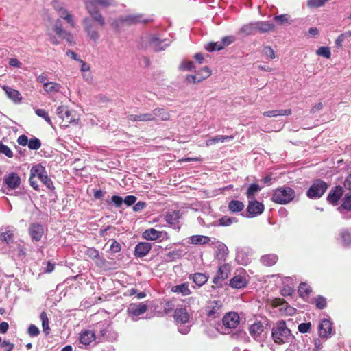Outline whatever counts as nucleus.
Returning a JSON list of instances; mask_svg holds the SVG:
<instances>
[{
  "label": "nucleus",
  "instance_id": "21",
  "mask_svg": "<svg viewBox=\"0 0 351 351\" xmlns=\"http://www.w3.org/2000/svg\"><path fill=\"white\" fill-rule=\"evenodd\" d=\"M152 249V244L148 242H140L136 245L134 255L136 258H143L147 255Z\"/></svg>",
  "mask_w": 351,
  "mask_h": 351
},
{
  "label": "nucleus",
  "instance_id": "50",
  "mask_svg": "<svg viewBox=\"0 0 351 351\" xmlns=\"http://www.w3.org/2000/svg\"><path fill=\"white\" fill-rule=\"evenodd\" d=\"M340 236L343 245L348 246L351 243V234L349 231L343 230L340 233Z\"/></svg>",
  "mask_w": 351,
  "mask_h": 351
},
{
  "label": "nucleus",
  "instance_id": "51",
  "mask_svg": "<svg viewBox=\"0 0 351 351\" xmlns=\"http://www.w3.org/2000/svg\"><path fill=\"white\" fill-rule=\"evenodd\" d=\"M274 20L278 25H282L285 23H289L290 16L287 14L276 15L274 17Z\"/></svg>",
  "mask_w": 351,
  "mask_h": 351
},
{
  "label": "nucleus",
  "instance_id": "20",
  "mask_svg": "<svg viewBox=\"0 0 351 351\" xmlns=\"http://www.w3.org/2000/svg\"><path fill=\"white\" fill-rule=\"evenodd\" d=\"M332 322L328 319H322L319 324V335L322 338H328L332 333Z\"/></svg>",
  "mask_w": 351,
  "mask_h": 351
},
{
  "label": "nucleus",
  "instance_id": "53",
  "mask_svg": "<svg viewBox=\"0 0 351 351\" xmlns=\"http://www.w3.org/2000/svg\"><path fill=\"white\" fill-rule=\"evenodd\" d=\"M14 234L10 231L2 232L0 235V239L2 241L5 242L7 245H10L13 241Z\"/></svg>",
  "mask_w": 351,
  "mask_h": 351
},
{
  "label": "nucleus",
  "instance_id": "42",
  "mask_svg": "<svg viewBox=\"0 0 351 351\" xmlns=\"http://www.w3.org/2000/svg\"><path fill=\"white\" fill-rule=\"evenodd\" d=\"M61 86L60 84L53 82L45 83L43 88L47 93H58L60 91Z\"/></svg>",
  "mask_w": 351,
  "mask_h": 351
},
{
  "label": "nucleus",
  "instance_id": "4",
  "mask_svg": "<svg viewBox=\"0 0 351 351\" xmlns=\"http://www.w3.org/2000/svg\"><path fill=\"white\" fill-rule=\"evenodd\" d=\"M30 173H32V177H37L48 189H55L51 179L48 177L45 167L41 164L34 165L30 169Z\"/></svg>",
  "mask_w": 351,
  "mask_h": 351
},
{
  "label": "nucleus",
  "instance_id": "43",
  "mask_svg": "<svg viewBox=\"0 0 351 351\" xmlns=\"http://www.w3.org/2000/svg\"><path fill=\"white\" fill-rule=\"evenodd\" d=\"M58 14L60 17L64 19L71 27H75V21L73 17L65 8H62L60 12H58Z\"/></svg>",
  "mask_w": 351,
  "mask_h": 351
},
{
  "label": "nucleus",
  "instance_id": "23",
  "mask_svg": "<svg viewBox=\"0 0 351 351\" xmlns=\"http://www.w3.org/2000/svg\"><path fill=\"white\" fill-rule=\"evenodd\" d=\"M79 340L80 343L84 346L90 345L93 341L97 340L95 332L90 330H82L80 334Z\"/></svg>",
  "mask_w": 351,
  "mask_h": 351
},
{
  "label": "nucleus",
  "instance_id": "17",
  "mask_svg": "<svg viewBox=\"0 0 351 351\" xmlns=\"http://www.w3.org/2000/svg\"><path fill=\"white\" fill-rule=\"evenodd\" d=\"M248 282L245 273L235 275L230 280L229 285L233 289H242L247 286Z\"/></svg>",
  "mask_w": 351,
  "mask_h": 351
},
{
  "label": "nucleus",
  "instance_id": "39",
  "mask_svg": "<svg viewBox=\"0 0 351 351\" xmlns=\"http://www.w3.org/2000/svg\"><path fill=\"white\" fill-rule=\"evenodd\" d=\"M184 256V252L181 249H175L165 254V260L167 261H173L179 259Z\"/></svg>",
  "mask_w": 351,
  "mask_h": 351
},
{
  "label": "nucleus",
  "instance_id": "11",
  "mask_svg": "<svg viewBox=\"0 0 351 351\" xmlns=\"http://www.w3.org/2000/svg\"><path fill=\"white\" fill-rule=\"evenodd\" d=\"M223 304L221 300L210 301L206 306V315L211 318H216L222 313Z\"/></svg>",
  "mask_w": 351,
  "mask_h": 351
},
{
  "label": "nucleus",
  "instance_id": "62",
  "mask_svg": "<svg viewBox=\"0 0 351 351\" xmlns=\"http://www.w3.org/2000/svg\"><path fill=\"white\" fill-rule=\"evenodd\" d=\"M311 328V322L301 323L298 326V330L301 333H306L310 331Z\"/></svg>",
  "mask_w": 351,
  "mask_h": 351
},
{
  "label": "nucleus",
  "instance_id": "56",
  "mask_svg": "<svg viewBox=\"0 0 351 351\" xmlns=\"http://www.w3.org/2000/svg\"><path fill=\"white\" fill-rule=\"evenodd\" d=\"M318 56H322L326 58H330L331 56L330 49L328 47H320L316 51Z\"/></svg>",
  "mask_w": 351,
  "mask_h": 351
},
{
  "label": "nucleus",
  "instance_id": "16",
  "mask_svg": "<svg viewBox=\"0 0 351 351\" xmlns=\"http://www.w3.org/2000/svg\"><path fill=\"white\" fill-rule=\"evenodd\" d=\"M28 232L32 241L38 242L42 239L44 234V228L39 223H33L29 226Z\"/></svg>",
  "mask_w": 351,
  "mask_h": 351
},
{
  "label": "nucleus",
  "instance_id": "52",
  "mask_svg": "<svg viewBox=\"0 0 351 351\" xmlns=\"http://www.w3.org/2000/svg\"><path fill=\"white\" fill-rule=\"evenodd\" d=\"M108 243H110L109 251L112 254H116L121 251V246L119 242H117L114 239H111L108 241Z\"/></svg>",
  "mask_w": 351,
  "mask_h": 351
},
{
  "label": "nucleus",
  "instance_id": "24",
  "mask_svg": "<svg viewBox=\"0 0 351 351\" xmlns=\"http://www.w3.org/2000/svg\"><path fill=\"white\" fill-rule=\"evenodd\" d=\"M150 44L153 45L156 51L165 50L170 45V41L167 39L160 40L156 36H152L149 39Z\"/></svg>",
  "mask_w": 351,
  "mask_h": 351
},
{
  "label": "nucleus",
  "instance_id": "27",
  "mask_svg": "<svg viewBox=\"0 0 351 351\" xmlns=\"http://www.w3.org/2000/svg\"><path fill=\"white\" fill-rule=\"evenodd\" d=\"M171 291L173 293L181 295L182 296H187L191 293V291L189 288L188 282L174 285L171 288Z\"/></svg>",
  "mask_w": 351,
  "mask_h": 351
},
{
  "label": "nucleus",
  "instance_id": "63",
  "mask_svg": "<svg viewBox=\"0 0 351 351\" xmlns=\"http://www.w3.org/2000/svg\"><path fill=\"white\" fill-rule=\"evenodd\" d=\"M233 338L236 339H240L243 341H249V337L247 336V334L243 330H238L235 333L232 335Z\"/></svg>",
  "mask_w": 351,
  "mask_h": 351
},
{
  "label": "nucleus",
  "instance_id": "33",
  "mask_svg": "<svg viewBox=\"0 0 351 351\" xmlns=\"http://www.w3.org/2000/svg\"><path fill=\"white\" fill-rule=\"evenodd\" d=\"M210 241L209 237L204 235H193L188 238V243L193 245H204Z\"/></svg>",
  "mask_w": 351,
  "mask_h": 351
},
{
  "label": "nucleus",
  "instance_id": "34",
  "mask_svg": "<svg viewBox=\"0 0 351 351\" xmlns=\"http://www.w3.org/2000/svg\"><path fill=\"white\" fill-rule=\"evenodd\" d=\"M337 210L341 213H343L344 211L351 210V192L345 195L342 199L341 204L337 208Z\"/></svg>",
  "mask_w": 351,
  "mask_h": 351
},
{
  "label": "nucleus",
  "instance_id": "19",
  "mask_svg": "<svg viewBox=\"0 0 351 351\" xmlns=\"http://www.w3.org/2000/svg\"><path fill=\"white\" fill-rule=\"evenodd\" d=\"M109 324L106 322H100L95 326L93 332H95V337L98 342H100L106 338V334L109 330Z\"/></svg>",
  "mask_w": 351,
  "mask_h": 351
},
{
  "label": "nucleus",
  "instance_id": "45",
  "mask_svg": "<svg viewBox=\"0 0 351 351\" xmlns=\"http://www.w3.org/2000/svg\"><path fill=\"white\" fill-rule=\"evenodd\" d=\"M209 77V73L207 69H205V75H202L199 76V73H197L195 75H188L186 76V80L189 82H199Z\"/></svg>",
  "mask_w": 351,
  "mask_h": 351
},
{
  "label": "nucleus",
  "instance_id": "5",
  "mask_svg": "<svg viewBox=\"0 0 351 351\" xmlns=\"http://www.w3.org/2000/svg\"><path fill=\"white\" fill-rule=\"evenodd\" d=\"M82 24L88 37L93 42L97 43L100 38L99 26H101L90 17H85L82 21Z\"/></svg>",
  "mask_w": 351,
  "mask_h": 351
},
{
  "label": "nucleus",
  "instance_id": "15",
  "mask_svg": "<svg viewBox=\"0 0 351 351\" xmlns=\"http://www.w3.org/2000/svg\"><path fill=\"white\" fill-rule=\"evenodd\" d=\"M343 189L338 185L332 188L328 194L327 201L333 206H337L343 195Z\"/></svg>",
  "mask_w": 351,
  "mask_h": 351
},
{
  "label": "nucleus",
  "instance_id": "31",
  "mask_svg": "<svg viewBox=\"0 0 351 351\" xmlns=\"http://www.w3.org/2000/svg\"><path fill=\"white\" fill-rule=\"evenodd\" d=\"M162 232L158 231L154 228L145 230L143 232V237L146 240L154 241L162 237Z\"/></svg>",
  "mask_w": 351,
  "mask_h": 351
},
{
  "label": "nucleus",
  "instance_id": "54",
  "mask_svg": "<svg viewBox=\"0 0 351 351\" xmlns=\"http://www.w3.org/2000/svg\"><path fill=\"white\" fill-rule=\"evenodd\" d=\"M27 145L32 150H38L41 147V142L38 138L34 137L29 141Z\"/></svg>",
  "mask_w": 351,
  "mask_h": 351
},
{
  "label": "nucleus",
  "instance_id": "2",
  "mask_svg": "<svg viewBox=\"0 0 351 351\" xmlns=\"http://www.w3.org/2000/svg\"><path fill=\"white\" fill-rule=\"evenodd\" d=\"M56 114L62 120L60 125L63 128H66L72 123L77 124L79 121L76 112L65 105H60L56 108Z\"/></svg>",
  "mask_w": 351,
  "mask_h": 351
},
{
  "label": "nucleus",
  "instance_id": "3",
  "mask_svg": "<svg viewBox=\"0 0 351 351\" xmlns=\"http://www.w3.org/2000/svg\"><path fill=\"white\" fill-rule=\"evenodd\" d=\"M295 196V191L289 186L276 189L273 193L271 200L279 204H286L291 202Z\"/></svg>",
  "mask_w": 351,
  "mask_h": 351
},
{
  "label": "nucleus",
  "instance_id": "35",
  "mask_svg": "<svg viewBox=\"0 0 351 351\" xmlns=\"http://www.w3.org/2000/svg\"><path fill=\"white\" fill-rule=\"evenodd\" d=\"M256 25L257 31L260 32L261 33H267L274 30L275 27V25L273 23L265 21H256Z\"/></svg>",
  "mask_w": 351,
  "mask_h": 351
},
{
  "label": "nucleus",
  "instance_id": "49",
  "mask_svg": "<svg viewBox=\"0 0 351 351\" xmlns=\"http://www.w3.org/2000/svg\"><path fill=\"white\" fill-rule=\"evenodd\" d=\"M223 43H221L220 41L219 42H210L207 44L206 46V49L210 52H213L215 51H220L223 49Z\"/></svg>",
  "mask_w": 351,
  "mask_h": 351
},
{
  "label": "nucleus",
  "instance_id": "44",
  "mask_svg": "<svg viewBox=\"0 0 351 351\" xmlns=\"http://www.w3.org/2000/svg\"><path fill=\"white\" fill-rule=\"evenodd\" d=\"M237 222V219L236 217L229 216H223L217 221V225L220 226H229Z\"/></svg>",
  "mask_w": 351,
  "mask_h": 351
},
{
  "label": "nucleus",
  "instance_id": "14",
  "mask_svg": "<svg viewBox=\"0 0 351 351\" xmlns=\"http://www.w3.org/2000/svg\"><path fill=\"white\" fill-rule=\"evenodd\" d=\"M265 327L261 322H256L251 324L249 328L250 335L257 341H262L264 339L263 332H264Z\"/></svg>",
  "mask_w": 351,
  "mask_h": 351
},
{
  "label": "nucleus",
  "instance_id": "60",
  "mask_svg": "<svg viewBox=\"0 0 351 351\" xmlns=\"http://www.w3.org/2000/svg\"><path fill=\"white\" fill-rule=\"evenodd\" d=\"M328 0H308L307 6L309 8H319L325 4Z\"/></svg>",
  "mask_w": 351,
  "mask_h": 351
},
{
  "label": "nucleus",
  "instance_id": "57",
  "mask_svg": "<svg viewBox=\"0 0 351 351\" xmlns=\"http://www.w3.org/2000/svg\"><path fill=\"white\" fill-rule=\"evenodd\" d=\"M36 115L44 119L49 125H52L51 120L48 115L47 112L44 109H37L35 111Z\"/></svg>",
  "mask_w": 351,
  "mask_h": 351
},
{
  "label": "nucleus",
  "instance_id": "58",
  "mask_svg": "<svg viewBox=\"0 0 351 351\" xmlns=\"http://www.w3.org/2000/svg\"><path fill=\"white\" fill-rule=\"evenodd\" d=\"M315 306L318 309H324L326 307V298L324 296L319 295L315 300Z\"/></svg>",
  "mask_w": 351,
  "mask_h": 351
},
{
  "label": "nucleus",
  "instance_id": "18",
  "mask_svg": "<svg viewBox=\"0 0 351 351\" xmlns=\"http://www.w3.org/2000/svg\"><path fill=\"white\" fill-rule=\"evenodd\" d=\"M181 213L180 210L169 211L165 215V221L173 228L180 229V219Z\"/></svg>",
  "mask_w": 351,
  "mask_h": 351
},
{
  "label": "nucleus",
  "instance_id": "8",
  "mask_svg": "<svg viewBox=\"0 0 351 351\" xmlns=\"http://www.w3.org/2000/svg\"><path fill=\"white\" fill-rule=\"evenodd\" d=\"M240 322V317L235 312L226 313L222 319V324L224 326L223 333H228L229 330L236 328Z\"/></svg>",
  "mask_w": 351,
  "mask_h": 351
},
{
  "label": "nucleus",
  "instance_id": "13",
  "mask_svg": "<svg viewBox=\"0 0 351 351\" xmlns=\"http://www.w3.org/2000/svg\"><path fill=\"white\" fill-rule=\"evenodd\" d=\"M147 308V304L145 303H132L128 307L127 312L130 317H136L145 313Z\"/></svg>",
  "mask_w": 351,
  "mask_h": 351
},
{
  "label": "nucleus",
  "instance_id": "28",
  "mask_svg": "<svg viewBox=\"0 0 351 351\" xmlns=\"http://www.w3.org/2000/svg\"><path fill=\"white\" fill-rule=\"evenodd\" d=\"M152 115V121H156L157 118H159L162 121H167L170 118L169 112L164 108H157L153 110L151 112Z\"/></svg>",
  "mask_w": 351,
  "mask_h": 351
},
{
  "label": "nucleus",
  "instance_id": "29",
  "mask_svg": "<svg viewBox=\"0 0 351 351\" xmlns=\"http://www.w3.org/2000/svg\"><path fill=\"white\" fill-rule=\"evenodd\" d=\"M191 280L199 287L204 285L208 280V276L202 273H195L191 274L189 277Z\"/></svg>",
  "mask_w": 351,
  "mask_h": 351
},
{
  "label": "nucleus",
  "instance_id": "40",
  "mask_svg": "<svg viewBox=\"0 0 351 351\" xmlns=\"http://www.w3.org/2000/svg\"><path fill=\"white\" fill-rule=\"evenodd\" d=\"M228 207L230 212L237 213L243 210L244 204L242 202L239 200H231L228 203Z\"/></svg>",
  "mask_w": 351,
  "mask_h": 351
},
{
  "label": "nucleus",
  "instance_id": "10",
  "mask_svg": "<svg viewBox=\"0 0 351 351\" xmlns=\"http://www.w3.org/2000/svg\"><path fill=\"white\" fill-rule=\"evenodd\" d=\"M231 271V267L228 263H224L219 267L216 276L213 279V282L217 287H221L223 280H226Z\"/></svg>",
  "mask_w": 351,
  "mask_h": 351
},
{
  "label": "nucleus",
  "instance_id": "26",
  "mask_svg": "<svg viewBox=\"0 0 351 351\" xmlns=\"http://www.w3.org/2000/svg\"><path fill=\"white\" fill-rule=\"evenodd\" d=\"M257 31L256 22L244 24L239 29V34L243 36L255 34Z\"/></svg>",
  "mask_w": 351,
  "mask_h": 351
},
{
  "label": "nucleus",
  "instance_id": "6",
  "mask_svg": "<svg viewBox=\"0 0 351 351\" xmlns=\"http://www.w3.org/2000/svg\"><path fill=\"white\" fill-rule=\"evenodd\" d=\"M328 184L320 179L315 180L306 192V195L310 199H319L326 192Z\"/></svg>",
  "mask_w": 351,
  "mask_h": 351
},
{
  "label": "nucleus",
  "instance_id": "64",
  "mask_svg": "<svg viewBox=\"0 0 351 351\" xmlns=\"http://www.w3.org/2000/svg\"><path fill=\"white\" fill-rule=\"evenodd\" d=\"M193 68L194 64L191 61H183L179 66L180 70L182 71H192Z\"/></svg>",
  "mask_w": 351,
  "mask_h": 351
},
{
  "label": "nucleus",
  "instance_id": "9",
  "mask_svg": "<svg viewBox=\"0 0 351 351\" xmlns=\"http://www.w3.org/2000/svg\"><path fill=\"white\" fill-rule=\"evenodd\" d=\"M121 21L125 23L126 25H134L138 23H148L152 21V19L149 17L145 18L143 14H128L121 16Z\"/></svg>",
  "mask_w": 351,
  "mask_h": 351
},
{
  "label": "nucleus",
  "instance_id": "47",
  "mask_svg": "<svg viewBox=\"0 0 351 351\" xmlns=\"http://www.w3.org/2000/svg\"><path fill=\"white\" fill-rule=\"evenodd\" d=\"M40 319L42 322L43 330L46 334L48 335L50 330V328L49 326V319L47 317V313L45 311H43L40 315Z\"/></svg>",
  "mask_w": 351,
  "mask_h": 351
},
{
  "label": "nucleus",
  "instance_id": "12",
  "mask_svg": "<svg viewBox=\"0 0 351 351\" xmlns=\"http://www.w3.org/2000/svg\"><path fill=\"white\" fill-rule=\"evenodd\" d=\"M264 211V205L255 199L249 200L247 207V217L252 218L262 214Z\"/></svg>",
  "mask_w": 351,
  "mask_h": 351
},
{
  "label": "nucleus",
  "instance_id": "41",
  "mask_svg": "<svg viewBox=\"0 0 351 351\" xmlns=\"http://www.w3.org/2000/svg\"><path fill=\"white\" fill-rule=\"evenodd\" d=\"M262 189V187L257 184H251L249 185L246 195L249 200L254 199V195Z\"/></svg>",
  "mask_w": 351,
  "mask_h": 351
},
{
  "label": "nucleus",
  "instance_id": "7",
  "mask_svg": "<svg viewBox=\"0 0 351 351\" xmlns=\"http://www.w3.org/2000/svg\"><path fill=\"white\" fill-rule=\"evenodd\" d=\"M86 8L91 18L101 27L105 25V19L98 10V5L95 0H88L85 2Z\"/></svg>",
  "mask_w": 351,
  "mask_h": 351
},
{
  "label": "nucleus",
  "instance_id": "1",
  "mask_svg": "<svg viewBox=\"0 0 351 351\" xmlns=\"http://www.w3.org/2000/svg\"><path fill=\"white\" fill-rule=\"evenodd\" d=\"M271 338L276 344L282 345L291 342L295 337L287 328L285 321L279 320L271 328Z\"/></svg>",
  "mask_w": 351,
  "mask_h": 351
},
{
  "label": "nucleus",
  "instance_id": "38",
  "mask_svg": "<svg viewBox=\"0 0 351 351\" xmlns=\"http://www.w3.org/2000/svg\"><path fill=\"white\" fill-rule=\"evenodd\" d=\"M291 114V110L290 109L269 110L263 112V115L267 117H276L278 116L290 115Z\"/></svg>",
  "mask_w": 351,
  "mask_h": 351
},
{
  "label": "nucleus",
  "instance_id": "61",
  "mask_svg": "<svg viewBox=\"0 0 351 351\" xmlns=\"http://www.w3.org/2000/svg\"><path fill=\"white\" fill-rule=\"evenodd\" d=\"M54 31H55L56 34L57 35H58L59 36L60 35H62L66 32V30H64L63 29L62 22H61V21L60 19H57L55 21Z\"/></svg>",
  "mask_w": 351,
  "mask_h": 351
},
{
  "label": "nucleus",
  "instance_id": "32",
  "mask_svg": "<svg viewBox=\"0 0 351 351\" xmlns=\"http://www.w3.org/2000/svg\"><path fill=\"white\" fill-rule=\"evenodd\" d=\"M3 88L7 96L14 102L16 103L21 101L22 97L19 91L7 86H4Z\"/></svg>",
  "mask_w": 351,
  "mask_h": 351
},
{
  "label": "nucleus",
  "instance_id": "59",
  "mask_svg": "<svg viewBox=\"0 0 351 351\" xmlns=\"http://www.w3.org/2000/svg\"><path fill=\"white\" fill-rule=\"evenodd\" d=\"M262 51L264 56L270 59H274L276 57L274 49L269 46H264Z\"/></svg>",
  "mask_w": 351,
  "mask_h": 351
},
{
  "label": "nucleus",
  "instance_id": "22",
  "mask_svg": "<svg viewBox=\"0 0 351 351\" xmlns=\"http://www.w3.org/2000/svg\"><path fill=\"white\" fill-rule=\"evenodd\" d=\"M4 182L10 189L18 188L21 184V178L16 173H10L4 178Z\"/></svg>",
  "mask_w": 351,
  "mask_h": 351
},
{
  "label": "nucleus",
  "instance_id": "46",
  "mask_svg": "<svg viewBox=\"0 0 351 351\" xmlns=\"http://www.w3.org/2000/svg\"><path fill=\"white\" fill-rule=\"evenodd\" d=\"M312 291L311 287L306 282H301L298 287V293L300 297L304 298L309 295Z\"/></svg>",
  "mask_w": 351,
  "mask_h": 351
},
{
  "label": "nucleus",
  "instance_id": "25",
  "mask_svg": "<svg viewBox=\"0 0 351 351\" xmlns=\"http://www.w3.org/2000/svg\"><path fill=\"white\" fill-rule=\"evenodd\" d=\"M174 318L177 323L186 324L189 319V315L186 308H177L174 311Z\"/></svg>",
  "mask_w": 351,
  "mask_h": 351
},
{
  "label": "nucleus",
  "instance_id": "36",
  "mask_svg": "<svg viewBox=\"0 0 351 351\" xmlns=\"http://www.w3.org/2000/svg\"><path fill=\"white\" fill-rule=\"evenodd\" d=\"M152 115L150 113H143L141 114H129L127 118L128 120L133 122H147L152 121Z\"/></svg>",
  "mask_w": 351,
  "mask_h": 351
},
{
  "label": "nucleus",
  "instance_id": "30",
  "mask_svg": "<svg viewBox=\"0 0 351 351\" xmlns=\"http://www.w3.org/2000/svg\"><path fill=\"white\" fill-rule=\"evenodd\" d=\"M84 253L88 258L95 261L97 264H99L100 262L101 263L104 262V259L100 256L99 251L94 247H86Z\"/></svg>",
  "mask_w": 351,
  "mask_h": 351
},
{
  "label": "nucleus",
  "instance_id": "37",
  "mask_svg": "<svg viewBox=\"0 0 351 351\" xmlns=\"http://www.w3.org/2000/svg\"><path fill=\"white\" fill-rule=\"evenodd\" d=\"M278 260V257L275 254H269L263 255L261 257L260 261L261 263L267 267L273 266L276 263Z\"/></svg>",
  "mask_w": 351,
  "mask_h": 351
},
{
  "label": "nucleus",
  "instance_id": "55",
  "mask_svg": "<svg viewBox=\"0 0 351 351\" xmlns=\"http://www.w3.org/2000/svg\"><path fill=\"white\" fill-rule=\"evenodd\" d=\"M0 154H3L8 158H12L14 154L10 148L0 141Z\"/></svg>",
  "mask_w": 351,
  "mask_h": 351
},
{
  "label": "nucleus",
  "instance_id": "48",
  "mask_svg": "<svg viewBox=\"0 0 351 351\" xmlns=\"http://www.w3.org/2000/svg\"><path fill=\"white\" fill-rule=\"evenodd\" d=\"M106 202L108 205L113 204L116 208H120L123 204V199L119 195H112L110 199Z\"/></svg>",
  "mask_w": 351,
  "mask_h": 351
}]
</instances>
